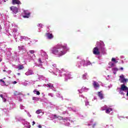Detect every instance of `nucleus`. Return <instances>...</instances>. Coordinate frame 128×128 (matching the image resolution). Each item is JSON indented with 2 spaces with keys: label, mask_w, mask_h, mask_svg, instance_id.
<instances>
[{
  "label": "nucleus",
  "mask_w": 128,
  "mask_h": 128,
  "mask_svg": "<svg viewBox=\"0 0 128 128\" xmlns=\"http://www.w3.org/2000/svg\"><path fill=\"white\" fill-rule=\"evenodd\" d=\"M52 53H53L54 54H58L59 56L64 55V52H62V51H61L60 53L56 47H54L52 50Z\"/></svg>",
  "instance_id": "obj_1"
},
{
  "label": "nucleus",
  "mask_w": 128,
  "mask_h": 128,
  "mask_svg": "<svg viewBox=\"0 0 128 128\" xmlns=\"http://www.w3.org/2000/svg\"><path fill=\"white\" fill-rule=\"evenodd\" d=\"M92 52L95 56H100V49L98 47H95L93 48Z\"/></svg>",
  "instance_id": "obj_2"
},
{
  "label": "nucleus",
  "mask_w": 128,
  "mask_h": 128,
  "mask_svg": "<svg viewBox=\"0 0 128 128\" xmlns=\"http://www.w3.org/2000/svg\"><path fill=\"white\" fill-rule=\"evenodd\" d=\"M10 10H12V12L14 14H18V9L16 6H11L10 7Z\"/></svg>",
  "instance_id": "obj_3"
},
{
  "label": "nucleus",
  "mask_w": 128,
  "mask_h": 128,
  "mask_svg": "<svg viewBox=\"0 0 128 128\" xmlns=\"http://www.w3.org/2000/svg\"><path fill=\"white\" fill-rule=\"evenodd\" d=\"M24 12L25 14V16H23V18H30V12L28 11V10H24Z\"/></svg>",
  "instance_id": "obj_4"
},
{
  "label": "nucleus",
  "mask_w": 128,
  "mask_h": 128,
  "mask_svg": "<svg viewBox=\"0 0 128 128\" xmlns=\"http://www.w3.org/2000/svg\"><path fill=\"white\" fill-rule=\"evenodd\" d=\"M120 90H123V92H126V90H128V86H126L125 84H123L121 85V87L120 88Z\"/></svg>",
  "instance_id": "obj_5"
},
{
  "label": "nucleus",
  "mask_w": 128,
  "mask_h": 128,
  "mask_svg": "<svg viewBox=\"0 0 128 128\" xmlns=\"http://www.w3.org/2000/svg\"><path fill=\"white\" fill-rule=\"evenodd\" d=\"M45 36L47 37V38L48 40H52V38H54V35L50 33H46Z\"/></svg>",
  "instance_id": "obj_6"
},
{
  "label": "nucleus",
  "mask_w": 128,
  "mask_h": 128,
  "mask_svg": "<svg viewBox=\"0 0 128 128\" xmlns=\"http://www.w3.org/2000/svg\"><path fill=\"white\" fill-rule=\"evenodd\" d=\"M12 4H22V2L19 0H12Z\"/></svg>",
  "instance_id": "obj_7"
},
{
  "label": "nucleus",
  "mask_w": 128,
  "mask_h": 128,
  "mask_svg": "<svg viewBox=\"0 0 128 128\" xmlns=\"http://www.w3.org/2000/svg\"><path fill=\"white\" fill-rule=\"evenodd\" d=\"M93 86L94 88H100V84L98 82L94 81Z\"/></svg>",
  "instance_id": "obj_8"
},
{
  "label": "nucleus",
  "mask_w": 128,
  "mask_h": 128,
  "mask_svg": "<svg viewBox=\"0 0 128 128\" xmlns=\"http://www.w3.org/2000/svg\"><path fill=\"white\" fill-rule=\"evenodd\" d=\"M98 96H99V98H100V100H104V94H102V91L98 92Z\"/></svg>",
  "instance_id": "obj_9"
},
{
  "label": "nucleus",
  "mask_w": 128,
  "mask_h": 128,
  "mask_svg": "<svg viewBox=\"0 0 128 128\" xmlns=\"http://www.w3.org/2000/svg\"><path fill=\"white\" fill-rule=\"evenodd\" d=\"M26 76H31L34 74V72L32 70H29L26 73Z\"/></svg>",
  "instance_id": "obj_10"
},
{
  "label": "nucleus",
  "mask_w": 128,
  "mask_h": 128,
  "mask_svg": "<svg viewBox=\"0 0 128 128\" xmlns=\"http://www.w3.org/2000/svg\"><path fill=\"white\" fill-rule=\"evenodd\" d=\"M18 70H24V66L23 64L19 65L18 67Z\"/></svg>",
  "instance_id": "obj_11"
},
{
  "label": "nucleus",
  "mask_w": 128,
  "mask_h": 128,
  "mask_svg": "<svg viewBox=\"0 0 128 128\" xmlns=\"http://www.w3.org/2000/svg\"><path fill=\"white\" fill-rule=\"evenodd\" d=\"M22 92H18L17 91L14 92V96H22Z\"/></svg>",
  "instance_id": "obj_12"
},
{
  "label": "nucleus",
  "mask_w": 128,
  "mask_h": 128,
  "mask_svg": "<svg viewBox=\"0 0 128 128\" xmlns=\"http://www.w3.org/2000/svg\"><path fill=\"white\" fill-rule=\"evenodd\" d=\"M112 108H108L106 109V114H110V112H112Z\"/></svg>",
  "instance_id": "obj_13"
},
{
  "label": "nucleus",
  "mask_w": 128,
  "mask_h": 128,
  "mask_svg": "<svg viewBox=\"0 0 128 128\" xmlns=\"http://www.w3.org/2000/svg\"><path fill=\"white\" fill-rule=\"evenodd\" d=\"M128 82V79L124 78V79L120 80V82H122L124 84V82Z\"/></svg>",
  "instance_id": "obj_14"
},
{
  "label": "nucleus",
  "mask_w": 128,
  "mask_h": 128,
  "mask_svg": "<svg viewBox=\"0 0 128 128\" xmlns=\"http://www.w3.org/2000/svg\"><path fill=\"white\" fill-rule=\"evenodd\" d=\"M82 78L83 80H86V78H88V74L85 73L84 74L82 75Z\"/></svg>",
  "instance_id": "obj_15"
},
{
  "label": "nucleus",
  "mask_w": 128,
  "mask_h": 128,
  "mask_svg": "<svg viewBox=\"0 0 128 128\" xmlns=\"http://www.w3.org/2000/svg\"><path fill=\"white\" fill-rule=\"evenodd\" d=\"M47 86H48V88H54V84H52L50 83L48 84Z\"/></svg>",
  "instance_id": "obj_16"
},
{
  "label": "nucleus",
  "mask_w": 128,
  "mask_h": 128,
  "mask_svg": "<svg viewBox=\"0 0 128 128\" xmlns=\"http://www.w3.org/2000/svg\"><path fill=\"white\" fill-rule=\"evenodd\" d=\"M34 92H36V94H37V96H40V92L39 91H37L36 90H34L33 91Z\"/></svg>",
  "instance_id": "obj_17"
},
{
  "label": "nucleus",
  "mask_w": 128,
  "mask_h": 128,
  "mask_svg": "<svg viewBox=\"0 0 128 128\" xmlns=\"http://www.w3.org/2000/svg\"><path fill=\"white\" fill-rule=\"evenodd\" d=\"M40 112H42V110H37L36 112V113L37 114H40Z\"/></svg>",
  "instance_id": "obj_18"
},
{
  "label": "nucleus",
  "mask_w": 128,
  "mask_h": 128,
  "mask_svg": "<svg viewBox=\"0 0 128 128\" xmlns=\"http://www.w3.org/2000/svg\"><path fill=\"white\" fill-rule=\"evenodd\" d=\"M119 94H123V96H124V90H120Z\"/></svg>",
  "instance_id": "obj_19"
},
{
  "label": "nucleus",
  "mask_w": 128,
  "mask_h": 128,
  "mask_svg": "<svg viewBox=\"0 0 128 128\" xmlns=\"http://www.w3.org/2000/svg\"><path fill=\"white\" fill-rule=\"evenodd\" d=\"M29 52H30V54H34L35 52L34 50H30Z\"/></svg>",
  "instance_id": "obj_20"
},
{
  "label": "nucleus",
  "mask_w": 128,
  "mask_h": 128,
  "mask_svg": "<svg viewBox=\"0 0 128 128\" xmlns=\"http://www.w3.org/2000/svg\"><path fill=\"white\" fill-rule=\"evenodd\" d=\"M38 62H40V64H42V59L40 58L38 59Z\"/></svg>",
  "instance_id": "obj_21"
},
{
  "label": "nucleus",
  "mask_w": 128,
  "mask_h": 128,
  "mask_svg": "<svg viewBox=\"0 0 128 128\" xmlns=\"http://www.w3.org/2000/svg\"><path fill=\"white\" fill-rule=\"evenodd\" d=\"M0 82H2L4 84H6V82H4V80L2 79L0 80Z\"/></svg>",
  "instance_id": "obj_22"
},
{
  "label": "nucleus",
  "mask_w": 128,
  "mask_h": 128,
  "mask_svg": "<svg viewBox=\"0 0 128 128\" xmlns=\"http://www.w3.org/2000/svg\"><path fill=\"white\" fill-rule=\"evenodd\" d=\"M120 78H122V80H124V75L120 76Z\"/></svg>",
  "instance_id": "obj_23"
},
{
  "label": "nucleus",
  "mask_w": 128,
  "mask_h": 128,
  "mask_svg": "<svg viewBox=\"0 0 128 128\" xmlns=\"http://www.w3.org/2000/svg\"><path fill=\"white\" fill-rule=\"evenodd\" d=\"M2 98L3 102H6V98H4V97Z\"/></svg>",
  "instance_id": "obj_24"
},
{
  "label": "nucleus",
  "mask_w": 128,
  "mask_h": 128,
  "mask_svg": "<svg viewBox=\"0 0 128 128\" xmlns=\"http://www.w3.org/2000/svg\"><path fill=\"white\" fill-rule=\"evenodd\" d=\"M116 60L115 58H112V62H116Z\"/></svg>",
  "instance_id": "obj_25"
},
{
  "label": "nucleus",
  "mask_w": 128,
  "mask_h": 128,
  "mask_svg": "<svg viewBox=\"0 0 128 128\" xmlns=\"http://www.w3.org/2000/svg\"><path fill=\"white\" fill-rule=\"evenodd\" d=\"M113 70H114L115 72H118V68H114Z\"/></svg>",
  "instance_id": "obj_26"
},
{
  "label": "nucleus",
  "mask_w": 128,
  "mask_h": 128,
  "mask_svg": "<svg viewBox=\"0 0 128 128\" xmlns=\"http://www.w3.org/2000/svg\"><path fill=\"white\" fill-rule=\"evenodd\" d=\"M86 106H90V102H86Z\"/></svg>",
  "instance_id": "obj_27"
},
{
  "label": "nucleus",
  "mask_w": 128,
  "mask_h": 128,
  "mask_svg": "<svg viewBox=\"0 0 128 128\" xmlns=\"http://www.w3.org/2000/svg\"><path fill=\"white\" fill-rule=\"evenodd\" d=\"M64 50L68 51V47H66V46H65Z\"/></svg>",
  "instance_id": "obj_28"
},
{
  "label": "nucleus",
  "mask_w": 128,
  "mask_h": 128,
  "mask_svg": "<svg viewBox=\"0 0 128 128\" xmlns=\"http://www.w3.org/2000/svg\"><path fill=\"white\" fill-rule=\"evenodd\" d=\"M54 118H58V116H56V114H54Z\"/></svg>",
  "instance_id": "obj_29"
},
{
  "label": "nucleus",
  "mask_w": 128,
  "mask_h": 128,
  "mask_svg": "<svg viewBox=\"0 0 128 128\" xmlns=\"http://www.w3.org/2000/svg\"><path fill=\"white\" fill-rule=\"evenodd\" d=\"M12 84H18V82L16 81H14V82H13Z\"/></svg>",
  "instance_id": "obj_30"
},
{
  "label": "nucleus",
  "mask_w": 128,
  "mask_h": 128,
  "mask_svg": "<svg viewBox=\"0 0 128 128\" xmlns=\"http://www.w3.org/2000/svg\"><path fill=\"white\" fill-rule=\"evenodd\" d=\"M34 124H36V122L34 121H33L32 126H34Z\"/></svg>",
  "instance_id": "obj_31"
},
{
  "label": "nucleus",
  "mask_w": 128,
  "mask_h": 128,
  "mask_svg": "<svg viewBox=\"0 0 128 128\" xmlns=\"http://www.w3.org/2000/svg\"><path fill=\"white\" fill-rule=\"evenodd\" d=\"M0 97L2 98H4V95L0 94Z\"/></svg>",
  "instance_id": "obj_32"
},
{
  "label": "nucleus",
  "mask_w": 128,
  "mask_h": 128,
  "mask_svg": "<svg viewBox=\"0 0 128 128\" xmlns=\"http://www.w3.org/2000/svg\"><path fill=\"white\" fill-rule=\"evenodd\" d=\"M114 66V64L112 63V64H111V67H112V66Z\"/></svg>",
  "instance_id": "obj_33"
},
{
  "label": "nucleus",
  "mask_w": 128,
  "mask_h": 128,
  "mask_svg": "<svg viewBox=\"0 0 128 128\" xmlns=\"http://www.w3.org/2000/svg\"><path fill=\"white\" fill-rule=\"evenodd\" d=\"M96 124H94L92 126V128H94V126H96Z\"/></svg>",
  "instance_id": "obj_34"
},
{
  "label": "nucleus",
  "mask_w": 128,
  "mask_h": 128,
  "mask_svg": "<svg viewBox=\"0 0 128 128\" xmlns=\"http://www.w3.org/2000/svg\"><path fill=\"white\" fill-rule=\"evenodd\" d=\"M38 128H42V125H39V126H38Z\"/></svg>",
  "instance_id": "obj_35"
},
{
  "label": "nucleus",
  "mask_w": 128,
  "mask_h": 128,
  "mask_svg": "<svg viewBox=\"0 0 128 128\" xmlns=\"http://www.w3.org/2000/svg\"><path fill=\"white\" fill-rule=\"evenodd\" d=\"M120 70H124V68L121 67V68H120Z\"/></svg>",
  "instance_id": "obj_36"
},
{
  "label": "nucleus",
  "mask_w": 128,
  "mask_h": 128,
  "mask_svg": "<svg viewBox=\"0 0 128 128\" xmlns=\"http://www.w3.org/2000/svg\"><path fill=\"white\" fill-rule=\"evenodd\" d=\"M48 96H52V94H49Z\"/></svg>",
  "instance_id": "obj_37"
},
{
  "label": "nucleus",
  "mask_w": 128,
  "mask_h": 128,
  "mask_svg": "<svg viewBox=\"0 0 128 128\" xmlns=\"http://www.w3.org/2000/svg\"><path fill=\"white\" fill-rule=\"evenodd\" d=\"M126 92H127L126 96H128V90H126Z\"/></svg>",
  "instance_id": "obj_38"
},
{
  "label": "nucleus",
  "mask_w": 128,
  "mask_h": 128,
  "mask_svg": "<svg viewBox=\"0 0 128 128\" xmlns=\"http://www.w3.org/2000/svg\"><path fill=\"white\" fill-rule=\"evenodd\" d=\"M38 26H42V24H38Z\"/></svg>",
  "instance_id": "obj_39"
},
{
  "label": "nucleus",
  "mask_w": 128,
  "mask_h": 128,
  "mask_svg": "<svg viewBox=\"0 0 128 128\" xmlns=\"http://www.w3.org/2000/svg\"><path fill=\"white\" fill-rule=\"evenodd\" d=\"M2 60V59H0V62Z\"/></svg>",
  "instance_id": "obj_40"
},
{
  "label": "nucleus",
  "mask_w": 128,
  "mask_h": 128,
  "mask_svg": "<svg viewBox=\"0 0 128 128\" xmlns=\"http://www.w3.org/2000/svg\"><path fill=\"white\" fill-rule=\"evenodd\" d=\"M34 98H34V97L32 98V100H34Z\"/></svg>",
  "instance_id": "obj_41"
},
{
  "label": "nucleus",
  "mask_w": 128,
  "mask_h": 128,
  "mask_svg": "<svg viewBox=\"0 0 128 128\" xmlns=\"http://www.w3.org/2000/svg\"><path fill=\"white\" fill-rule=\"evenodd\" d=\"M18 76H20V74L18 73Z\"/></svg>",
  "instance_id": "obj_42"
},
{
  "label": "nucleus",
  "mask_w": 128,
  "mask_h": 128,
  "mask_svg": "<svg viewBox=\"0 0 128 128\" xmlns=\"http://www.w3.org/2000/svg\"><path fill=\"white\" fill-rule=\"evenodd\" d=\"M28 128H30V126Z\"/></svg>",
  "instance_id": "obj_43"
},
{
  "label": "nucleus",
  "mask_w": 128,
  "mask_h": 128,
  "mask_svg": "<svg viewBox=\"0 0 128 128\" xmlns=\"http://www.w3.org/2000/svg\"><path fill=\"white\" fill-rule=\"evenodd\" d=\"M3 72H6V70H4Z\"/></svg>",
  "instance_id": "obj_44"
},
{
  "label": "nucleus",
  "mask_w": 128,
  "mask_h": 128,
  "mask_svg": "<svg viewBox=\"0 0 128 128\" xmlns=\"http://www.w3.org/2000/svg\"><path fill=\"white\" fill-rule=\"evenodd\" d=\"M34 56H36V55L35 54H34Z\"/></svg>",
  "instance_id": "obj_45"
},
{
  "label": "nucleus",
  "mask_w": 128,
  "mask_h": 128,
  "mask_svg": "<svg viewBox=\"0 0 128 128\" xmlns=\"http://www.w3.org/2000/svg\"><path fill=\"white\" fill-rule=\"evenodd\" d=\"M6 79V78H4V80Z\"/></svg>",
  "instance_id": "obj_46"
}]
</instances>
